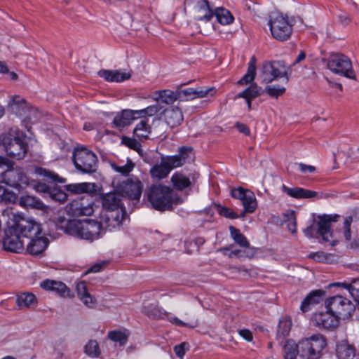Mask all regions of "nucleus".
<instances>
[{
    "mask_svg": "<svg viewBox=\"0 0 359 359\" xmlns=\"http://www.w3.org/2000/svg\"><path fill=\"white\" fill-rule=\"evenodd\" d=\"M147 197L151 208L161 212L172 210L174 206L183 202V199L172 188L162 184H152L147 193Z\"/></svg>",
    "mask_w": 359,
    "mask_h": 359,
    "instance_id": "f257e3e1",
    "label": "nucleus"
},
{
    "mask_svg": "<svg viewBox=\"0 0 359 359\" xmlns=\"http://www.w3.org/2000/svg\"><path fill=\"white\" fill-rule=\"evenodd\" d=\"M191 149L182 147L179 149L177 154L162 157L161 162L155 164L150 169V175L154 180L165 179L172 169L183 165L191 158Z\"/></svg>",
    "mask_w": 359,
    "mask_h": 359,
    "instance_id": "f03ea898",
    "label": "nucleus"
},
{
    "mask_svg": "<svg viewBox=\"0 0 359 359\" xmlns=\"http://www.w3.org/2000/svg\"><path fill=\"white\" fill-rule=\"evenodd\" d=\"M102 231L101 223L90 219L70 220L65 228L67 234L90 241L98 239Z\"/></svg>",
    "mask_w": 359,
    "mask_h": 359,
    "instance_id": "7ed1b4c3",
    "label": "nucleus"
},
{
    "mask_svg": "<svg viewBox=\"0 0 359 359\" xmlns=\"http://www.w3.org/2000/svg\"><path fill=\"white\" fill-rule=\"evenodd\" d=\"M0 144L9 156L17 160L22 159L27 151V144L16 129L11 128L7 133L1 134Z\"/></svg>",
    "mask_w": 359,
    "mask_h": 359,
    "instance_id": "20e7f679",
    "label": "nucleus"
},
{
    "mask_svg": "<svg viewBox=\"0 0 359 359\" xmlns=\"http://www.w3.org/2000/svg\"><path fill=\"white\" fill-rule=\"evenodd\" d=\"M327 346V341L320 334H315L299 341V356L303 359H319Z\"/></svg>",
    "mask_w": 359,
    "mask_h": 359,
    "instance_id": "39448f33",
    "label": "nucleus"
},
{
    "mask_svg": "<svg viewBox=\"0 0 359 359\" xmlns=\"http://www.w3.org/2000/svg\"><path fill=\"white\" fill-rule=\"evenodd\" d=\"M268 25L271 36L278 41H287L292 35L293 25L286 15L278 12L271 13Z\"/></svg>",
    "mask_w": 359,
    "mask_h": 359,
    "instance_id": "423d86ee",
    "label": "nucleus"
},
{
    "mask_svg": "<svg viewBox=\"0 0 359 359\" xmlns=\"http://www.w3.org/2000/svg\"><path fill=\"white\" fill-rule=\"evenodd\" d=\"M6 212L8 215L11 213L13 221L11 226L17 232H19L25 242L42 233L41 224L34 219L25 218L20 215L14 214L11 210H7Z\"/></svg>",
    "mask_w": 359,
    "mask_h": 359,
    "instance_id": "0eeeda50",
    "label": "nucleus"
},
{
    "mask_svg": "<svg viewBox=\"0 0 359 359\" xmlns=\"http://www.w3.org/2000/svg\"><path fill=\"white\" fill-rule=\"evenodd\" d=\"M72 158L75 168L82 173H93L97 170V156L86 147H81L75 149Z\"/></svg>",
    "mask_w": 359,
    "mask_h": 359,
    "instance_id": "6e6552de",
    "label": "nucleus"
},
{
    "mask_svg": "<svg viewBox=\"0 0 359 359\" xmlns=\"http://www.w3.org/2000/svg\"><path fill=\"white\" fill-rule=\"evenodd\" d=\"M325 307L333 313L339 320H347L355 311L354 304L348 299L339 295L330 297L325 301Z\"/></svg>",
    "mask_w": 359,
    "mask_h": 359,
    "instance_id": "1a4fd4ad",
    "label": "nucleus"
},
{
    "mask_svg": "<svg viewBox=\"0 0 359 359\" xmlns=\"http://www.w3.org/2000/svg\"><path fill=\"white\" fill-rule=\"evenodd\" d=\"M327 68L334 74L350 79H356L351 60L344 54L332 53L327 60Z\"/></svg>",
    "mask_w": 359,
    "mask_h": 359,
    "instance_id": "9d476101",
    "label": "nucleus"
},
{
    "mask_svg": "<svg viewBox=\"0 0 359 359\" xmlns=\"http://www.w3.org/2000/svg\"><path fill=\"white\" fill-rule=\"evenodd\" d=\"M291 67L283 60L266 62L263 65L262 79L264 83H269L279 78H284L286 83L289 81Z\"/></svg>",
    "mask_w": 359,
    "mask_h": 359,
    "instance_id": "9b49d317",
    "label": "nucleus"
},
{
    "mask_svg": "<svg viewBox=\"0 0 359 359\" xmlns=\"http://www.w3.org/2000/svg\"><path fill=\"white\" fill-rule=\"evenodd\" d=\"M184 10L196 21L209 22L214 16L207 0H185Z\"/></svg>",
    "mask_w": 359,
    "mask_h": 359,
    "instance_id": "f8f14e48",
    "label": "nucleus"
},
{
    "mask_svg": "<svg viewBox=\"0 0 359 359\" xmlns=\"http://www.w3.org/2000/svg\"><path fill=\"white\" fill-rule=\"evenodd\" d=\"M333 221L330 215L318 217V221H313V224L304 229V233L306 237H316L319 234L325 242H330L334 245L335 242L332 240V233L330 230L331 222Z\"/></svg>",
    "mask_w": 359,
    "mask_h": 359,
    "instance_id": "ddd939ff",
    "label": "nucleus"
},
{
    "mask_svg": "<svg viewBox=\"0 0 359 359\" xmlns=\"http://www.w3.org/2000/svg\"><path fill=\"white\" fill-rule=\"evenodd\" d=\"M0 183L20 191L23 185L28 184V179L22 168L13 165L0 173Z\"/></svg>",
    "mask_w": 359,
    "mask_h": 359,
    "instance_id": "4468645a",
    "label": "nucleus"
},
{
    "mask_svg": "<svg viewBox=\"0 0 359 359\" xmlns=\"http://www.w3.org/2000/svg\"><path fill=\"white\" fill-rule=\"evenodd\" d=\"M96 208L92 198L82 196L68 203L66 210L67 213L72 216H90L93 215Z\"/></svg>",
    "mask_w": 359,
    "mask_h": 359,
    "instance_id": "2eb2a0df",
    "label": "nucleus"
},
{
    "mask_svg": "<svg viewBox=\"0 0 359 359\" xmlns=\"http://www.w3.org/2000/svg\"><path fill=\"white\" fill-rule=\"evenodd\" d=\"M8 105L13 113L20 116H25L24 123L34 122L37 118V110L29 106L25 100L19 95L12 96Z\"/></svg>",
    "mask_w": 359,
    "mask_h": 359,
    "instance_id": "dca6fc26",
    "label": "nucleus"
},
{
    "mask_svg": "<svg viewBox=\"0 0 359 359\" xmlns=\"http://www.w3.org/2000/svg\"><path fill=\"white\" fill-rule=\"evenodd\" d=\"M118 191L129 198L138 200L143 189L142 182L135 176H132L117 186Z\"/></svg>",
    "mask_w": 359,
    "mask_h": 359,
    "instance_id": "f3484780",
    "label": "nucleus"
},
{
    "mask_svg": "<svg viewBox=\"0 0 359 359\" xmlns=\"http://www.w3.org/2000/svg\"><path fill=\"white\" fill-rule=\"evenodd\" d=\"M3 245L6 250L19 253L25 250V241L19 232H17L15 229L10 225L6 230Z\"/></svg>",
    "mask_w": 359,
    "mask_h": 359,
    "instance_id": "a211bd4d",
    "label": "nucleus"
},
{
    "mask_svg": "<svg viewBox=\"0 0 359 359\" xmlns=\"http://www.w3.org/2000/svg\"><path fill=\"white\" fill-rule=\"evenodd\" d=\"M312 320L318 328L328 330L335 329L339 323V320L328 309H326V311L315 313L313 315Z\"/></svg>",
    "mask_w": 359,
    "mask_h": 359,
    "instance_id": "6ab92c4d",
    "label": "nucleus"
},
{
    "mask_svg": "<svg viewBox=\"0 0 359 359\" xmlns=\"http://www.w3.org/2000/svg\"><path fill=\"white\" fill-rule=\"evenodd\" d=\"M124 216L123 209L102 212L101 224L104 225L109 231L114 230L121 226Z\"/></svg>",
    "mask_w": 359,
    "mask_h": 359,
    "instance_id": "aec40b11",
    "label": "nucleus"
},
{
    "mask_svg": "<svg viewBox=\"0 0 359 359\" xmlns=\"http://www.w3.org/2000/svg\"><path fill=\"white\" fill-rule=\"evenodd\" d=\"M49 244V240L42 233L25 242L24 251L32 255L43 253Z\"/></svg>",
    "mask_w": 359,
    "mask_h": 359,
    "instance_id": "412c9836",
    "label": "nucleus"
},
{
    "mask_svg": "<svg viewBox=\"0 0 359 359\" xmlns=\"http://www.w3.org/2000/svg\"><path fill=\"white\" fill-rule=\"evenodd\" d=\"M215 88H187L178 92V98H185L187 100H191L196 98H202L208 95L212 96L215 93Z\"/></svg>",
    "mask_w": 359,
    "mask_h": 359,
    "instance_id": "4be33fe9",
    "label": "nucleus"
},
{
    "mask_svg": "<svg viewBox=\"0 0 359 359\" xmlns=\"http://www.w3.org/2000/svg\"><path fill=\"white\" fill-rule=\"evenodd\" d=\"M137 119L135 110L123 109L114 116L113 125L118 129H122L130 125L133 121Z\"/></svg>",
    "mask_w": 359,
    "mask_h": 359,
    "instance_id": "5701e85b",
    "label": "nucleus"
},
{
    "mask_svg": "<svg viewBox=\"0 0 359 359\" xmlns=\"http://www.w3.org/2000/svg\"><path fill=\"white\" fill-rule=\"evenodd\" d=\"M229 231L231 237L234 242L243 248L248 249L247 257H252L255 254V250L254 248L250 247V242L247 238L241 233V231L232 226H229Z\"/></svg>",
    "mask_w": 359,
    "mask_h": 359,
    "instance_id": "b1692460",
    "label": "nucleus"
},
{
    "mask_svg": "<svg viewBox=\"0 0 359 359\" xmlns=\"http://www.w3.org/2000/svg\"><path fill=\"white\" fill-rule=\"evenodd\" d=\"M325 291L316 290L311 292L302 301L300 309L303 313L310 311L313 306L319 304L325 296Z\"/></svg>",
    "mask_w": 359,
    "mask_h": 359,
    "instance_id": "393cba45",
    "label": "nucleus"
},
{
    "mask_svg": "<svg viewBox=\"0 0 359 359\" xmlns=\"http://www.w3.org/2000/svg\"><path fill=\"white\" fill-rule=\"evenodd\" d=\"M335 353L338 359H353L355 348L353 344L344 339L337 342Z\"/></svg>",
    "mask_w": 359,
    "mask_h": 359,
    "instance_id": "a878e982",
    "label": "nucleus"
},
{
    "mask_svg": "<svg viewBox=\"0 0 359 359\" xmlns=\"http://www.w3.org/2000/svg\"><path fill=\"white\" fill-rule=\"evenodd\" d=\"M102 204L104 212L120 210L121 198L118 194L115 192H109L102 194L101 196Z\"/></svg>",
    "mask_w": 359,
    "mask_h": 359,
    "instance_id": "bb28decb",
    "label": "nucleus"
},
{
    "mask_svg": "<svg viewBox=\"0 0 359 359\" xmlns=\"http://www.w3.org/2000/svg\"><path fill=\"white\" fill-rule=\"evenodd\" d=\"M41 287L46 290L53 291L61 297H69L70 291L66 285L60 281L46 280L41 283Z\"/></svg>",
    "mask_w": 359,
    "mask_h": 359,
    "instance_id": "cd10ccee",
    "label": "nucleus"
},
{
    "mask_svg": "<svg viewBox=\"0 0 359 359\" xmlns=\"http://www.w3.org/2000/svg\"><path fill=\"white\" fill-rule=\"evenodd\" d=\"M163 113L165 122L171 127L179 126L183 121L182 113L178 107H168Z\"/></svg>",
    "mask_w": 359,
    "mask_h": 359,
    "instance_id": "c85d7f7f",
    "label": "nucleus"
},
{
    "mask_svg": "<svg viewBox=\"0 0 359 359\" xmlns=\"http://www.w3.org/2000/svg\"><path fill=\"white\" fill-rule=\"evenodd\" d=\"M282 191L288 196L295 198H310L316 196V193L313 191L305 189L301 187L290 188L283 184Z\"/></svg>",
    "mask_w": 359,
    "mask_h": 359,
    "instance_id": "c756f323",
    "label": "nucleus"
},
{
    "mask_svg": "<svg viewBox=\"0 0 359 359\" xmlns=\"http://www.w3.org/2000/svg\"><path fill=\"white\" fill-rule=\"evenodd\" d=\"M19 205L25 208H36L43 210L46 208L43 203L36 197L30 195H23L19 198Z\"/></svg>",
    "mask_w": 359,
    "mask_h": 359,
    "instance_id": "7c9ffc66",
    "label": "nucleus"
},
{
    "mask_svg": "<svg viewBox=\"0 0 359 359\" xmlns=\"http://www.w3.org/2000/svg\"><path fill=\"white\" fill-rule=\"evenodd\" d=\"M37 299L36 296L29 292L19 294L16 297V304L20 309H27L32 306H36Z\"/></svg>",
    "mask_w": 359,
    "mask_h": 359,
    "instance_id": "2f4dec72",
    "label": "nucleus"
},
{
    "mask_svg": "<svg viewBox=\"0 0 359 359\" xmlns=\"http://www.w3.org/2000/svg\"><path fill=\"white\" fill-rule=\"evenodd\" d=\"M173 188L178 191H182L191 185V181L188 177L180 172H175L171 178Z\"/></svg>",
    "mask_w": 359,
    "mask_h": 359,
    "instance_id": "473e14b6",
    "label": "nucleus"
},
{
    "mask_svg": "<svg viewBox=\"0 0 359 359\" xmlns=\"http://www.w3.org/2000/svg\"><path fill=\"white\" fill-rule=\"evenodd\" d=\"M155 97L153 98L155 101L161 100L162 102L170 104L178 99V93L170 90H161L154 93Z\"/></svg>",
    "mask_w": 359,
    "mask_h": 359,
    "instance_id": "72a5a7b5",
    "label": "nucleus"
},
{
    "mask_svg": "<svg viewBox=\"0 0 359 359\" xmlns=\"http://www.w3.org/2000/svg\"><path fill=\"white\" fill-rule=\"evenodd\" d=\"M161 111L162 107L158 103H156L144 109L135 110L136 118H137V119H147L149 117H152L157 115Z\"/></svg>",
    "mask_w": 359,
    "mask_h": 359,
    "instance_id": "f704fd0d",
    "label": "nucleus"
},
{
    "mask_svg": "<svg viewBox=\"0 0 359 359\" xmlns=\"http://www.w3.org/2000/svg\"><path fill=\"white\" fill-rule=\"evenodd\" d=\"M67 190L71 193L79 194L83 193H90L95 190V185L94 183L82 182L75 183L67 185Z\"/></svg>",
    "mask_w": 359,
    "mask_h": 359,
    "instance_id": "c9c22d12",
    "label": "nucleus"
},
{
    "mask_svg": "<svg viewBox=\"0 0 359 359\" xmlns=\"http://www.w3.org/2000/svg\"><path fill=\"white\" fill-rule=\"evenodd\" d=\"M151 132V126L148 123L147 119H142L134 128V135L141 138L147 139Z\"/></svg>",
    "mask_w": 359,
    "mask_h": 359,
    "instance_id": "e433bc0d",
    "label": "nucleus"
},
{
    "mask_svg": "<svg viewBox=\"0 0 359 359\" xmlns=\"http://www.w3.org/2000/svg\"><path fill=\"white\" fill-rule=\"evenodd\" d=\"M213 13L217 22L222 25H230L233 21V17L231 13L225 8H217L213 11Z\"/></svg>",
    "mask_w": 359,
    "mask_h": 359,
    "instance_id": "4c0bfd02",
    "label": "nucleus"
},
{
    "mask_svg": "<svg viewBox=\"0 0 359 359\" xmlns=\"http://www.w3.org/2000/svg\"><path fill=\"white\" fill-rule=\"evenodd\" d=\"M283 353L285 359H296L297 355H299V343L287 340L283 346Z\"/></svg>",
    "mask_w": 359,
    "mask_h": 359,
    "instance_id": "58836bf2",
    "label": "nucleus"
},
{
    "mask_svg": "<svg viewBox=\"0 0 359 359\" xmlns=\"http://www.w3.org/2000/svg\"><path fill=\"white\" fill-rule=\"evenodd\" d=\"M107 337L111 341L118 343L119 346H123L127 342L128 333L126 330H115L109 331Z\"/></svg>",
    "mask_w": 359,
    "mask_h": 359,
    "instance_id": "ea45409f",
    "label": "nucleus"
},
{
    "mask_svg": "<svg viewBox=\"0 0 359 359\" xmlns=\"http://www.w3.org/2000/svg\"><path fill=\"white\" fill-rule=\"evenodd\" d=\"M248 196L245 198L242 204L243 206V212L241 217H243L245 213H252L257 208V202L255 194L252 191L248 193Z\"/></svg>",
    "mask_w": 359,
    "mask_h": 359,
    "instance_id": "a19ab883",
    "label": "nucleus"
},
{
    "mask_svg": "<svg viewBox=\"0 0 359 359\" xmlns=\"http://www.w3.org/2000/svg\"><path fill=\"white\" fill-rule=\"evenodd\" d=\"M292 327V320L288 316L283 317L278 323L277 336L280 338L287 337Z\"/></svg>",
    "mask_w": 359,
    "mask_h": 359,
    "instance_id": "79ce46f5",
    "label": "nucleus"
},
{
    "mask_svg": "<svg viewBox=\"0 0 359 359\" xmlns=\"http://www.w3.org/2000/svg\"><path fill=\"white\" fill-rule=\"evenodd\" d=\"M262 93V88L256 83H253L248 88L237 95L238 97H242L245 100H252L259 95Z\"/></svg>",
    "mask_w": 359,
    "mask_h": 359,
    "instance_id": "37998d69",
    "label": "nucleus"
},
{
    "mask_svg": "<svg viewBox=\"0 0 359 359\" xmlns=\"http://www.w3.org/2000/svg\"><path fill=\"white\" fill-rule=\"evenodd\" d=\"M84 353L90 358H97L101 354L98 342L95 339L89 340L84 346Z\"/></svg>",
    "mask_w": 359,
    "mask_h": 359,
    "instance_id": "c03bdc74",
    "label": "nucleus"
},
{
    "mask_svg": "<svg viewBox=\"0 0 359 359\" xmlns=\"http://www.w3.org/2000/svg\"><path fill=\"white\" fill-rule=\"evenodd\" d=\"M256 74V67L255 61L252 60L249 65L246 74L238 81V83L241 85H245L252 82Z\"/></svg>",
    "mask_w": 359,
    "mask_h": 359,
    "instance_id": "a18cd8bd",
    "label": "nucleus"
},
{
    "mask_svg": "<svg viewBox=\"0 0 359 359\" xmlns=\"http://www.w3.org/2000/svg\"><path fill=\"white\" fill-rule=\"evenodd\" d=\"M285 86L280 84L268 85L265 87L264 91L271 97L278 98L285 93Z\"/></svg>",
    "mask_w": 359,
    "mask_h": 359,
    "instance_id": "49530a36",
    "label": "nucleus"
},
{
    "mask_svg": "<svg viewBox=\"0 0 359 359\" xmlns=\"http://www.w3.org/2000/svg\"><path fill=\"white\" fill-rule=\"evenodd\" d=\"M135 164L130 160H128L127 163L123 165H111V168L114 171L123 175H128L133 170Z\"/></svg>",
    "mask_w": 359,
    "mask_h": 359,
    "instance_id": "de8ad7c7",
    "label": "nucleus"
},
{
    "mask_svg": "<svg viewBox=\"0 0 359 359\" xmlns=\"http://www.w3.org/2000/svg\"><path fill=\"white\" fill-rule=\"evenodd\" d=\"M1 198L3 201L7 203L15 204L19 202L18 196L13 191L3 189L1 192Z\"/></svg>",
    "mask_w": 359,
    "mask_h": 359,
    "instance_id": "09e8293b",
    "label": "nucleus"
},
{
    "mask_svg": "<svg viewBox=\"0 0 359 359\" xmlns=\"http://www.w3.org/2000/svg\"><path fill=\"white\" fill-rule=\"evenodd\" d=\"M250 191V190L245 189L242 187L235 188L231 191V196L234 198L240 200L243 204L248 196V193Z\"/></svg>",
    "mask_w": 359,
    "mask_h": 359,
    "instance_id": "8fccbe9b",
    "label": "nucleus"
},
{
    "mask_svg": "<svg viewBox=\"0 0 359 359\" xmlns=\"http://www.w3.org/2000/svg\"><path fill=\"white\" fill-rule=\"evenodd\" d=\"M217 211L220 215L229 219H236L241 217L232 209L224 206L219 205L217 207Z\"/></svg>",
    "mask_w": 359,
    "mask_h": 359,
    "instance_id": "3c124183",
    "label": "nucleus"
},
{
    "mask_svg": "<svg viewBox=\"0 0 359 359\" xmlns=\"http://www.w3.org/2000/svg\"><path fill=\"white\" fill-rule=\"evenodd\" d=\"M39 174L43 175L44 177H46L47 178L51 180L53 182L63 183L65 181V179L60 177L55 172L46 170V169H41L39 171Z\"/></svg>",
    "mask_w": 359,
    "mask_h": 359,
    "instance_id": "603ef678",
    "label": "nucleus"
},
{
    "mask_svg": "<svg viewBox=\"0 0 359 359\" xmlns=\"http://www.w3.org/2000/svg\"><path fill=\"white\" fill-rule=\"evenodd\" d=\"M114 82H122L126 80H128L131 77V74L130 72H127L126 70L118 69L114 70Z\"/></svg>",
    "mask_w": 359,
    "mask_h": 359,
    "instance_id": "864d4df0",
    "label": "nucleus"
},
{
    "mask_svg": "<svg viewBox=\"0 0 359 359\" xmlns=\"http://www.w3.org/2000/svg\"><path fill=\"white\" fill-rule=\"evenodd\" d=\"M353 222L352 217H347L344 222V236L346 241H350L351 238V225Z\"/></svg>",
    "mask_w": 359,
    "mask_h": 359,
    "instance_id": "5fc2aeb1",
    "label": "nucleus"
},
{
    "mask_svg": "<svg viewBox=\"0 0 359 359\" xmlns=\"http://www.w3.org/2000/svg\"><path fill=\"white\" fill-rule=\"evenodd\" d=\"M123 142L129 148L133 149L137 151V152L140 151L141 144L136 140L130 138V137H126V138H123Z\"/></svg>",
    "mask_w": 359,
    "mask_h": 359,
    "instance_id": "6e6d98bb",
    "label": "nucleus"
},
{
    "mask_svg": "<svg viewBox=\"0 0 359 359\" xmlns=\"http://www.w3.org/2000/svg\"><path fill=\"white\" fill-rule=\"evenodd\" d=\"M189 350V344L182 342L174 346V351L180 358L182 359L186 351Z\"/></svg>",
    "mask_w": 359,
    "mask_h": 359,
    "instance_id": "4d7b16f0",
    "label": "nucleus"
},
{
    "mask_svg": "<svg viewBox=\"0 0 359 359\" xmlns=\"http://www.w3.org/2000/svg\"><path fill=\"white\" fill-rule=\"evenodd\" d=\"M100 77L108 82H114V70L101 69L97 72Z\"/></svg>",
    "mask_w": 359,
    "mask_h": 359,
    "instance_id": "13d9d810",
    "label": "nucleus"
},
{
    "mask_svg": "<svg viewBox=\"0 0 359 359\" xmlns=\"http://www.w3.org/2000/svg\"><path fill=\"white\" fill-rule=\"evenodd\" d=\"M80 300L85 306L90 309L94 308L97 304L96 299L90 293L85 296H81Z\"/></svg>",
    "mask_w": 359,
    "mask_h": 359,
    "instance_id": "bf43d9fd",
    "label": "nucleus"
},
{
    "mask_svg": "<svg viewBox=\"0 0 359 359\" xmlns=\"http://www.w3.org/2000/svg\"><path fill=\"white\" fill-rule=\"evenodd\" d=\"M168 320L171 323L175 325L176 326H180V327H188L190 328H194L196 326V325H190V324L186 323L175 316L168 317Z\"/></svg>",
    "mask_w": 359,
    "mask_h": 359,
    "instance_id": "052dcab7",
    "label": "nucleus"
},
{
    "mask_svg": "<svg viewBox=\"0 0 359 359\" xmlns=\"http://www.w3.org/2000/svg\"><path fill=\"white\" fill-rule=\"evenodd\" d=\"M51 196L54 200L60 203H63L67 199V194L62 191H54L51 193Z\"/></svg>",
    "mask_w": 359,
    "mask_h": 359,
    "instance_id": "680f3d73",
    "label": "nucleus"
},
{
    "mask_svg": "<svg viewBox=\"0 0 359 359\" xmlns=\"http://www.w3.org/2000/svg\"><path fill=\"white\" fill-rule=\"evenodd\" d=\"M309 257L318 262H327V256L323 252L311 253Z\"/></svg>",
    "mask_w": 359,
    "mask_h": 359,
    "instance_id": "e2e57ef3",
    "label": "nucleus"
},
{
    "mask_svg": "<svg viewBox=\"0 0 359 359\" xmlns=\"http://www.w3.org/2000/svg\"><path fill=\"white\" fill-rule=\"evenodd\" d=\"M76 291L79 299L81 298V296H85L89 293L87 290L86 283L83 281L79 282L76 285Z\"/></svg>",
    "mask_w": 359,
    "mask_h": 359,
    "instance_id": "0e129e2a",
    "label": "nucleus"
},
{
    "mask_svg": "<svg viewBox=\"0 0 359 359\" xmlns=\"http://www.w3.org/2000/svg\"><path fill=\"white\" fill-rule=\"evenodd\" d=\"M53 354L57 358H61L62 356V351H64V346L62 341H55L53 344Z\"/></svg>",
    "mask_w": 359,
    "mask_h": 359,
    "instance_id": "69168bd1",
    "label": "nucleus"
},
{
    "mask_svg": "<svg viewBox=\"0 0 359 359\" xmlns=\"http://www.w3.org/2000/svg\"><path fill=\"white\" fill-rule=\"evenodd\" d=\"M15 165V163L13 161L8 159L6 156L0 155V168H11Z\"/></svg>",
    "mask_w": 359,
    "mask_h": 359,
    "instance_id": "338daca9",
    "label": "nucleus"
},
{
    "mask_svg": "<svg viewBox=\"0 0 359 359\" xmlns=\"http://www.w3.org/2000/svg\"><path fill=\"white\" fill-rule=\"evenodd\" d=\"M299 170L302 173H313L316 172V168L313 165H306L302 163H299Z\"/></svg>",
    "mask_w": 359,
    "mask_h": 359,
    "instance_id": "774afa93",
    "label": "nucleus"
}]
</instances>
